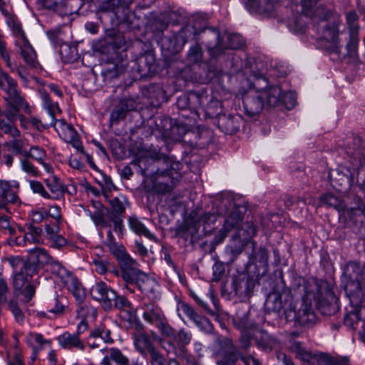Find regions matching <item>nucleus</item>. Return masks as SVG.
Segmentation results:
<instances>
[{
    "instance_id": "42",
    "label": "nucleus",
    "mask_w": 365,
    "mask_h": 365,
    "mask_svg": "<svg viewBox=\"0 0 365 365\" xmlns=\"http://www.w3.org/2000/svg\"><path fill=\"white\" fill-rule=\"evenodd\" d=\"M202 58V51L197 43L192 46L187 52V59L192 63L200 62Z\"/></svg>"
},
{
    "instance_id": "25",
    "label": "nucleus",
    "mask_w": 365,
    "mask_h": 365,
    "mask_svg": "<svg viewBox=\"0 0 365 365\" xmlns=\"http://www.w3.org/2000/svg\"><path fill=\"white\" fill-rule=\"evenodd\" d=\"M140 309L143 310V319L150 324L156 325L165 317L162 309L153 302H144Z\"/></svg>"
},
{
    "instance_id": "12",
    "label": "nucleus",
    "mask_w": 365,
    "mask_h": 365,
    "mask_svg": "<svg viewBox=\"0 0 365 365\" xmlns=\"http://www.w3.org/2000/svg\"><path fill=\"white\" fill-rule=\"evenodd\" d=\"M26 260L28 262L27 274L29 275H35L38 272L40 267L52 262V257L45 249L35 247L29 250Z\"/></svg>"
},
{
    "instance_id": "44",
    "label": "nucleus",
    "mask_w": 365,
    "mask_h": 365,
    "mask_svg": "<svg viewBox=\"0 0 365 365\" xmlns=\"http://www.w3.org/2000/svg\"><path fill=\"white\" fill-rule=\"evenodd\" d=\"M346 23L349 26V33L358 34L359 26L357 24L359 16L355 11H349L346 14Z\"/></svg>"
},
{
    "instance_id": "26",
    "label": "nucleus",
    "mask_w": 365,
    "mask_h": 365,
    "mask_svg": "<svg viewBox=\"0 0 365 365\" xmlns=\"http://www.w3.org/2000/svg\"><path fill=\"white\" fill-rule=\"evenodd\" d=\"M329 177L333 186L339 185V187H337V189H340L346 185L351 187L354 181V172L350 168L346 167L337 169L334 174L331 173Z\"/></svg>"
},
{
    "instance_id": "37",
    "label": "nucleus",
    "mask_w": 365,
    "mask_h": 365,
    "mask_svg": "<svg viewBox=\"0 0 365 365\" xmlns=\"http://www.w3.org/2000/svg\"><path fill=\"white\" fill-rule=\"evenodd\" d=\"M20 168L23 172L30 177L37 178L40 176L41 172L27 157L20 160Z\"/></svg>"
},
{
    "instance_id": "34",
    "label": "nucleus",
    "mask_w": 365,
    "mask_h": 365,
    "mask_svg": "<svg viewBox=\"0 0 365 365\" xmlns=\"http://www.w3.org/2000/svg\"><path fill=\"white\" fill-rule=\"evenodd\" d=\"M33 276L34 275H29L25 272V270H20L16 273H14V289L16 291L21 290L27 284H29L28 282Z\"/></svg>"
},
{
    "instance_id": "39",
    "label": "nucleus",
    "mask_w": 365,
    "mask_h": 365,
    "mask_svg": "<svg viewBox=\"0 0 365 365\" xmlns=\"http://www.w3.org/2000/svg\"><path fill=\"white\" fill-rule=\"evenodd\" d=\"M7 261L13 268L14 273L20 270H25V272L27 273L28 262L26 259L24 260L19 256H11L7 258Z\"/></svg>"
},
{
    "instance_id": "58",
    "label": "nucleus",
    "mask_w": 365,
    "mask_h": 365,
    "mask_svg": "<svg viewBox=\"0 0 365 365\" xmlns=\"http://www.w3.org/2000/svg\"><path fill=\"white\" fill-rule=\"evenodd\" d=\"M93 263L96 271L101 274H106L109 269L110 264L106 259H96Z\"/></svg>"
},
{
    "instance_id": "22",
    "label": "nucleus",
    "mask_w": 365,
    "mask_h": 365,
    "mask_svg": "<svg viewBox=\"0 0 365 365\" xmlns=\"http://www.w3.org/2000/svg\"><path fill=\"white\" fill-rule=\"evenodd\" d=\"M350 282L349 285L354 286V292L365 291V277L363 268L356 262L350 263L347 268Z\"/></svg>"
},
{
    "instance_id": "55",
    "label": "nucleus",
    "mask_w": 365,
    "mask_h": 365,
    "mask_svg": "<svg viewBox=\"0 0 365 365\" xmlns=\"http://www.w3.org/2000/svg\"><path fill=\"white\" fill-rule=\"evenodd\" d=\"M212 271L213 277L212 280L214 282L220 281L225 273L224 264L219 261L216 262L212 267Z\"/></svg>"
},
{
    "instance_id": "21",
    "label": "nucleus",
    "mask_w": 365,
    "mask_h": 365,
    "mask_svg": "<svg viewBox=\"0 0 365 365\" xmlns=\"http://www.w3.org/2000/svg\"><path fill=\"white\" fill-rule=\"evenodd\" d=\"M16 115L11 108L6 107L4 118L0 117V133L16 138H20L21 132L15 125Z\"/></svg>"
},
{
    "instance_id": "10",
    "label": "nucleus",
    "mask_w": 365,
    "mask_h": 365,
    "mask_svg": "<svg viewBox=\"0 0 365 365\" xmlns=\"http://www.w3.org/2000/svg\"><path fill=\"white\" fill-rule=\"evenodd\" d=\"M178 314L180 319H182V315H185L192 321L200 329V331L210 334L213 330V325L210 321L205 317L199 315L193 307L190 304L180 302L177 307Z\"/></svg>"
},
{
    "instance_id": "5",
    "label": "nucleus",
    "mask_w": 365,
    "mask_h": 365,
    "mask_svg": "<svg viewBox=\"0 0 365 365\" xmlns=\"http://www.w3.org/2000/svg\"><path fill=\"white\" fill-rule=\"evenodd\" d=\"M97 182L101 187L104 197L109 202L111 207V213L109 214L110 222H112L115 230L118 229L121 230L123 227V220L121 217L124 214L126 207L129 205L128 199L123 195H119L113 199H110L109 193L113 189H115V186L110 177L104 176L103 182L102 180H98Z\"/></svg>"
},
{
    "instance_id": "28",
    "label": "nucleus",
    "mask_w": 365,
    "mask_h": 365,
    "mask_svg": "<svg viewBox=\"0 0 365 365\" xmlns=\"http://www.w3.org/2000/svg\"><path fill=\"white\" fill-rule=\"evenodd\" d=\"M42 232L41 227L31 225L24 236L16 237L15 243L20 246H26L28 244H42Z\"/></svg>"
},
{
    "instance_id": "35",
    "label": "nucleus",
    "mask_w": 365,
    "mask_h": 365,
    "mask_svg": "<svg viewBox=\"0 0 365 365\" xmlns=\"http://www.w3.org/2000/svg\"><path fill=\"white\" fill-rule=\"evenodd\" d=\"M180 348L185 354V346L189 344L192 340V334L185 331V329H180L173 337Z\"/></svg>"
},
{
    "instance_id": "46",
    "label": "nucleus",
    "mask_w": 365,
    "mask_h": 365,
    "mask_svg": "<svg viewBox=\"0 0 365 365\" xmlns=\"http://www.w3.org/2000/svg\"><path fill=\"white\" fill-rule=\"evenodd\" d=\"M30 188L34 193L40 195L45 199H51V195L46 190L43 184L37 180H29Z\"/></svg>"
},
{
    "instance_id": "7",
    "label": "nucleus",
    "mask_w": 365,
    "mask_h": 365,
    "mask_svg": "<svg viewBox=\"0 0 365 365\" xmlns=\"http://www.w3.org/2000/svg\"><path fill=\"white\" fill-rule=\"evenodd\" d=\"M113 254L116 257L120 269V275L125 282V288L133 292L129 285L133 284L134 282L143 273L139 268V263L126 252L122 245L117 246L113 250Z\"/></svg>"
},
{
    "instance_id": "20",
    "label": "nucleus",
    "mask_w": 365,
    "mask_h": 365,
    "mask_svg": "<svg viewBox=\"0 0 365 365\" xmlns=\"http://www.w3.org/2000/svg\"><path fill=\"white\" fill-rule=\"evenodd\" d=\"M61 282L64 284L66 289L72 293L76 301L78 302L79 307L81 306H86V304H81L83 302L86 294L84 289L77 279V277L71 272L68 271L61 279ZM87 307H88L87 306Z\"/></svg>"
},
{
    "instance_id": "6",
    "label": "nucleus",
    "mask_w": 365,
    "mask_h": 365,
    "mask_svg": "<svg viewBox=\"0 0 365 365\" xmlns=\"http://www.w3.org/2000/svg\"><path fill=\"white\" fill-rule=\"evenodd\" d=\"M0 88L6 94L4 99L6 107L22 109L26 113L32 112V107L21 94L17 82L2 70H0Z\"/></svg>"
},
{
    "instance_id": "13",
    "label": "nucleus",
    "mask_w": 365,
    "mask_h": 365,
    "mask_svg": "<svg viewBox=\"0 0 365 365\" xmlns=\"http://www.w3.org/2000/svg\"><path fill=\"white\" fill-rule=\"evenodd\" d=\"M242 103L245 114L250 117L255 116L264 106L263 93H261L259 89L250 90L243 96Z\"/></svg>"
},
{
    "instance_id": "63",
    "label": "nucleus",
    "mask_w": 365,
    "mask_h": 365,
    "mask_svg": "<svg viewBox=\"0 0 365 365\" xmlns=\"http://www.w3.org/2000/svg\"><path fill=\"white\" fill-rule=\"evenodd\" d=\"M26 341L28 344H31L34 341L41 346H43L46 343H48V341L43 339L42 334L33 332H30L27 334Z\"/></svg>"
},
{
    "instance_id": "11",
    "label": "nucleus",
    "mask_w": 365,
    "mask_h": 365,
    "mask_svg": "<svg viewBox=\"0 0 365 365\" xmlns=\"http://www.w3.org/2000/svg\"><path fill=\"white\" fill-rule=\"evenodd\" d=\"M319 0H302V14H301L296 20L295 26L296 29L298 32H304L307 21L304 19H307L308 17L312 18L314 16H319V18H322L321 13H322L323 17H327V14L324 13V7L317 6L315 7L317 3Z\"/></svg>"
},
{
    "instance_id": "17",
    "label": "nucleus",
    "mask_w": 365,
    "mask_h": 365,
    "mask_svg": "<svg viewBox=\"0 0 365 365\" xmlns=\"http://www.w3.org/2000/svg\"><path fill=\"white\" fill-rule=\"evenodd\" d=\"M246 211L245 206L230 202L229 212L225 220L223 228L221 230L223 238L235 227H237L244 218Z\"/></svg>"
},
{
    "instance_id": "41",
    "label": "nucleus",
    "mask_w": 365,
    "mask_h": 365,
    "mask_svg": "<svg viewBox=\"0 0 365 365\" xmlns=\"http://www.w3.org/2000/svg\"><path fill=\"white\" fill-rule=\"evenodd\" d=\"M24 157H31L36 160L38 163H43V160L46 158V153L43 148L38 146H32L29 151L25 152Z\"/></svg>"
},
{
    "instance_id": "9",
    "label": "nucleus",
    "mask_w": 365,
    "mask_h": 365,
    "mask_svg": "<svg viewBox=\"0 0 365 365\" xmlns=\"http://www.w3.org/2000/svg\"><path fill=\"white\" fill-rule=\"evenodd\" d=\"M341 21L339 19L333 22H325L321 32V38L324 41L325 48L330 52L339 53L341 45L339 38V25Z\"/></svg>"
},
{
    "instance_id": "27",
    "label": "nucleus",
    "mask_w": 365,
    "mask_h": 365,
    "mask_svg": "<svg viewBox=\"0 0 365 365\" xmlns=\"http://www.w3.org/2000/svg\"><path fill=\"white\" fill-rule=\"evenodd\" d=\"M233 289L240 297H250L254 290L255 282L252 278L242 277L235 278L232 282Z\"/></svg>"
},
{
    "instance_id": "8",
    "label": "nucleus",
    "mask_w": 365,
    "mask_h": 365,
    "mask_svg": "<svg viewBox=\"0 0 365 365\" xmlns=\"http://www.w3.org/2000/svg\"><path fill=\"white\" fill-rule=\"evenodd\" d=\"M89 309V307L86 306H81L78 309V316L82 319L78 324V331L76 333L71 334L68 331H65L57 336L56 341L61 348L68 350L76 349L79 351L85 349V344L80 338V333L83 331L87 327L86 318Z\"/></svg>"
},
{
    "instance_id": "52",
    "label": "nucleus",
    "mask_w": 365,
    "mask_h": 365,
    "mask_svg": "<svg viewBox=\"0 0 365 365\" xmlns=\"http://www.w3.org/2000/svg\"><path fill=\"white\" fill-rule=\"evenodd\" d=\"M127 113V110L119 103L110 113V120L113 123L118 122L125 118Z\"/></svg>"
},
{
    "instance_id": "50",
    "label": "nucleus",
    "mask_w": 365,
    "mask_h": 365,
    "mask_svg": "<svg viewBox=\"0 0 365 365\" xmlns=\"http://www.w3.org/2000/svg\"><path fill=\"white\" fill-rule=\"evenodd\" d=\"M52 262H50L48 264L51 266V271L53 274L58 276L61 279L69 270L63 267L61 263L52 257Z\"/></svg>"
},
{
    "instance_id": "57",
    "label": "nucleus",
    "mask_w": 365,
    "mask_h": 365,
    "mask_svg": "<svg viewBox=\"0 0 365 365\" xmlns=\"http://www.w3.org/2000/svg\"><path fill=\"white\" fill-rule=\"evenodd\" d=\"M359 315L356 312H350L347 314L344 317V324L346 326L356 329V325L359 322Z\"/></svg>"
},
{
    "instance_id": "14",
    "label": "nucleus",
    "mask_w": 365,
    "mask_h": 365,
    "mask_svg": "<svg viewBox=\"0 0 365 365\" xmlns=\"http://www.w3.org/2000/svg\"><path fill=\"white\" fill-rule=\"evenodd\" d=\"M91 294L96 301H102L106 310H110L113 302L116 300L117 294L115 291L110 289L103 282H96L90 290Z\"/></svg>"
},
{
    "instance_id": "56",
    "label": "nucleus",
    "mask_w": 365,
    "mask_h": 365,
    "mask_svg": "<svg viewBox=\"0 0 365 365\" xmlns=\"http://www.w3.org/2000/svg\"><path fill=\"white\" fill-rule=\"evenodd\" d=\"M21 291L24 297L23 301L26 303L29 302L35 295V287L31 284H27Z\"/></svg>"
},
{
    "instance_id": "60",
    "label": "nucleus",
    "mask_w": 365,
    "mask_h": 365,
    "mask_svg": "<svg viewBox=\"0 0 365 365\" xmlns=\"http://www.w3.org/2000/svg\"><path fill=\"white\" fill-rule=\"evenodd\" d=\"M118 6V0H107L101 4L100 10L101 11L116 13Z\"/></svg>"
},
{
    "instance_id": "31",
    "label": "nucleus",
    "mask_w": 365,
    "mask_h": 365,
    "mask_svg": "<svg viewBox=\"0 0 365 365\" xmlns=\"http://www.w3.org/2000/svg\"><path fill=\"white\" fill-rule=\"evenodd\" d=\"M128 223L129 228L136 235H143L150 240L154 239V235L146 228L144 224L136 216H130L128 219Z\"/></svg>"
},
{
    "instance_id": "3",
    "label": "nucleus",
    "mask_w": 365,
    "mask_h": 365,
    "mask_svg": "<svg viewBox=\"0 0 365 365\" xmlns=\"http://www.w3.org/2000/svg\"><path fill=\"white\" fill-rule=\"evenodd\" d=\"M38 93L43 101V107L51 116V125L54 126L58 135L64 141L71 143L76 150H79L81 153H84L78 135L73 125L67 123L63 119H55V116L60 114L61 112L58 103L51 101L46 91L43 89L39 90Z\"/></svg>"
},
{
    "instance_id": "64",
    "label": "nucleus",
    "mask_w": 365,
    "mask_h": 365,
    "mask_svg": "<svg viewBox=\"0 0 365 365\" xmlns=\"http://www.w3.org/2000/svg\"><path fill=\"white\" fill-rule=\"evenodd\" d=\"M9 217L7 215H2L0 217V229L8 232L11 235L15 233V230L11 227Z\"/></svg>"
},
{
    "instance_id": "24",
    "label": "nucleus",
    "mask_w": 365,
    "mask_h": 365,
    "mask_svg": "<svg viewBox=\"0 0 365 365\" xmlns=\"http://www.w3.org/2000/svg\"><path fill=\"white\" fill-rule=\"evenodd\" d=\"M91 207L93 210H88V214L96 225L110 226L108 210L99 201H91Z\"/></svg>"
},
{
    "instance_id": "30",
    "label": "nucleus",
    "mask_w": 365,
    "mask_h": 365,
    "mask_svg": "<svg viewBox=\"0 0 365 365\" xmlns=\"http://www.w3.org/2000/svg\"><path fill=\"white\" fill-rule=\"evenodd\" d=\"M44 182L52 194L51 199L60 200L63 198V183L56 175H51L50 178L46 179Z\"/></svg>"
},
{
    "instance_id": "36",
    "label": "nucleus",
    "mask_w": 365,
    "mask_h": 365,
    "mask_svg": "<svg viewBox=\"0 0 365 365\" xmlns=\"http://www.w3.org/2000/svg\"><path fill=\"white\" fill-rule=\"evenodd\" d=\"M349 41L346 44V55L353 61L358 57L359 36L358 34H349Z\"/></svg>"
},
{
    "instance_id": "19",
    "label": "nucleus",
    "mask_w": 365,
    "mask_h": 365,
    "mask_svg": "<svg viewBox=\"0 0 365 365\" xmlns=\"http://www.w3.org/2000/svg\"><path fill=\"white\" fill-rule=\"evenodd\" d=\"M149 299L154 301L160 298L159 284L157 281L143 273L133 283Z\"/></svg>"
},
{
    "instance_id": "2",
    "label": "nucleus",
    "mask_w": 365,
    "mask_h": 365,
    "mask_svg": "<svg viewBox=\"0 0 365 365\" xmlns=\"http://www.w3.org/2000/svg\"><path fill=\"white\" fill-rule=\"evenodd\" d=\"M150 157L157 164L158 168L161 164L165 165V169H158L153 180L151 191L158 194L170 192L182 177L180 172L182 168V163L160 153H155Z\"/></svg>"
},
{
    "instance_id": "23",
    "label": "nucleus",
    "mask_w": 365,
    "mask_h": 365,
    "mask_svg": "<svg viewBox=\"0 0 365 365\" xmlns=\"http://www.w3.org/2000/svg\"><path fill=\"white\" fill-rule=\"evenodd\" d=\"M19 182L16 180H0V197L3 201L14 204L19 200Z\"/></svg>"
},
{
    "instance_id": "51",
    "label": "nucleus",
    "mask_w": 365,
    "mask_h": 365,
    "mask_svg": "<svg viewBox=\"0 0 365 365\" xmlns=\"http://www.w3.org/2000/svg\"><path fill=\"white\" fill-rule=\"evenodd\" d=\"M245 43L244 38L239 34H232L228 36V47L232 49H239Z\"/></svg>"
},
{
    "instance_id": "16",
    "label": "nucleus",
    "mask_w": 365,
    "mask_h": 365,
    "mask_svg": "<svg viewBox=\"0 0 365 365\" xmlns=\"http://www.w3.org/2000/svg\"><path fill=\"white\" fill-rule=\"evenodd\" d=\"M156 128L165 138L173 140H180L185 134L184 126L173 125L170 118H158L155 120Z\"/></svg>"
},
{
    "instance_id": "4",
    "label": "nucleus",
    "mask_w": 365,
    "mask_h": 365,
    "mask_svg": "<svg viewBox=\"0 0 365 365\" xmlns=\"http://www.w3.org/2000/svg\"><path fill=\"white\" fill-rule=\"evenodd\" d=\"M213 355L217 365H260L258 359L252 356H242L229 339H223L217 342Z\"/></svg>"
},
{
    "instance_id": "40",
    "label": "nucleus",
    "mask_w": 365,
    "mask_h": 365,
    "mask_svg": "<svg viewBox=\"0 0 365 365\" xmlns=\"http://www.w3.org/2000/svg\"><path fill=\"white\" fill-rule=\"evenodd\" d=\"M319 200L322 203L336 209H340L342 207L341 199L331 193H325L321 195Z\"/></svg>"
},
{
    "instance_id": "61",
    "label": "nucleus",
    "mask_w": 365,
    "mask_h": 365,
    "mask_svg": "<svg viewBox=\"0 0 365 365\" xmlns=\"http://www.w3.org/2000/svg\"><path fill=\"white\" fill-rule=\"evenodd\" d=\"M61 222H49L45 224V232L46 234V238L50 237L51 236H54L59 233V225Z\"/></svg>"
},
{
    "instance_id": "49",
    "label": "nucleus",
    "mask_w": 365,
    "mask_h": 365,
    "mask_svg": "<svg viewBox=\"0 0 365 365\" xmlns=\"http://www.w3.org/2000/svg\"><path fill=\"white\" fill-rule=\"evenodd\" d=\"M49 246L53 249L61 250L62 247L66 245L67 240L59 234L54 236H51L47 238Z\"/></svg>"
},
{
    "instance_id": "62",
    "label": "nucleus",
    "mask_w": 365,
    "mask_h": 365,
    "mask_svg": "<svg viewBox=\"0 0 365 365\" xmlns=\"http://www.w3.org/2000/svg\"><path fill=\"white\" fill-rule=\"evenodd\" d=\"M148 354L150 356L151 365H165V359L163 355L158 352L156 348L152 349Z\"/></svg>"
},
{
    "instance_id": "15",
    "label": "nucleus",
    "mask_w": 365,
    "mask_h": 365,
    "mask_svg": "<svg viewBox=\"0 0 365 365\" xmlns=\"http://www.w3.org/2000/svg\"><path fill=\"white\" fill-rule=\"evenodd\" d=\"M263 93V99H267V103L269 106H276L281 102L287 105V100L290 99V106L293 107L296 104V97L292 92H287L282 93V89L279 86H275L268 88L265 90H260Z\"/></svg>"
},
{
    "instance_id": "43",
    "label": "nucleus",
    "mask_w": 365,
    "mask_h": 365,
    "mask_svg": "<svg viewBox=\"0 0 365 365\" xmlns=\"http://www.w3.org/2000/svg\"><path fill=\"white\" fill-rule=\"evenodd\" d=\"M161 334L165 337L173 338L175 330L168 322L166 317L155 325Z\"/></svg>"
},
{
    "instance_id": "38",
    "label": "nucleus",
    "mask_w": 365,
    "mask_h": 365,
    "mask_svg": "<svg viewBox=\"0 0 365 365\" xmlns=\"http://www.w3.org/2000/svg\"><path fill=\"white\" fill-rule=\"evenodd\" d=\"M4 146L9 151H11L16 155L21 154L24 156V153L26 152L24 149V141L21 139H19V138H14L13 140L5 143Z\"/></svg>"
},
{
    "instance_id": "54",
    "label": "nucleus",
    "mask_w": 365,
    "mask_h": 365,
    "mask_svg": "<svg viewBox=\"0 0 365 365\" xmlns=\"http://www.w3.org/2000/svg\"><path fill=\"white\" fill-rule=\"evenodd\" d=\"M174 42L173 48H168L171 52H178L180 51L186 43L185 36L182 33H179L177 36H175L173 39L170 40V43Z\"/></svg>"
},
{
    "instance_id": "48",
    "label": "nucleus",
    "mask_w": 365,
    "mask_h": 365,
    "mask_svg": "<svg viewBox=\"0 0 365 365\" xmlns=\"http://www.w3.org/2000/svg\"><path fill=\"white\" fill-rule=\"evenodd\" d=\"M9 309L12 312L15 319L19 323H22L24 320V314L19 308L16 301L10 300L8 303Z\"/></svg>"
},
{
    "instance_id": "33",
    "label": "nucleus",
    "mask_w": 365,
    "mask_h": 365,
    "mask_svg": "<svg viewBox=\"0 0 365 365\" xmlns=\"http://www.w3.org/2000/svg\"><path fill=\"white\" fill-rule=\"evenodd\" d=\"M91 339H100L105 343L112 344L113 339L110 336V331L103 324L94 328L90 332Z\"/></svg>"
},
{
    "instance_id": "47",
    "label": "nucleus",
    "mask_w": 365,
    "mask_h": 365,
    "mask_svg": "<svg viewBox=\"0 0 365 365\" xmlns=\"http://www.w3.org/2000/svg\"><path fill=\"white\" fill-rule=\"evenodd\" d=\"M48 312L56 317L61 316L65 312V305L58 298H55L48 306Z\"/></svg>"
},
{
    "instance_id": "59",
    "label": "nucleus",
    "mask_w": 365,
    "mask_h": 365,
    "mask_svg": "<svg viewBox=\"0 0 365 365\" xmlns=\"http://www.w3.org/2000/svg\"><path fill=\"white\" fill-rule=\"evenodd\" d=\"M216 220L217 217L215 214L205 212L200 216L197 222L199 225H203L205 229L207 226H210V225L214 224Z\"/></svg>"
},
{
    "instance_id": "29",
    "label": "nucleus",
    "mask_w": 365,
    "mask_h": 365,
    "mask_svg": "<svg viewBox=\"0 0 365 365\" xmlns=\"http://www.w3.org/2000/svg\"><path fill=\"white\" fill-rule=\"evenodd\" d=\"M155 57L150 53H146L137 59V71L142 78L151 76L156 70Z\"/></svg>"
},
{
    "instance_id": "53",
    "label": "nucleus",
    "mask_w": 365,
    "mask_h": 365,
    "mask_svg": "<svg viewBox=\"0 0 365 365\" xmlns=\"http://www.w3.org/2000/svg\"><path fill=\"white\" fill-rule=\"evenodd\" d=\"M29 216L33 222L37 224L40 223L48 217L47 210L45 208H40L38 210H32Z\"/></svg>"
},
{
    "instance_id": "1",
    "label": "nucleus",
    "mask_w": 365,
    "mask_h": 365,
    "mask_svg": "<svg viewBox=\"0 0 365 365\" xmlns=\"http://www.w3.org/2000/svg\"><path fill=\"white\" fill-rule=\"evenodd\" d=\"M267 303L272 304V309L274 312H279L283 309L285 319L288 322L306 325L314 319L312 304L304 299L295 302L289 289L273 293L268 297Z\"/></svg>"
},
{
    "instance_id": "18",
    "label": "nucleus",
    "mask_w": 365,
    "mask_h": 365,
    "mask_svg": "<svg viewBox=\"0 0 365 365\" xmlns=\"http://www.w3.org/2000/svg\"><path fill=\"white\" fill-rule=\"evenodd\" d=\"M132 339L135 349L143 356L155 349L153 341L140 323L136 324L135 331L132 333Z\"/></svg>"
},
{
    "instance_id": "32",
    "label": "nucleus",
    "mask_w": 365,
    "mask_h": 365,
    "mask_svg": "<svg viewBox=\"0 0 365 365\" xmlns=\"http://www.w3.org/2000/svg\"><path fill=\"white\" fill-rule=\"evenodd\" d=\"M21 54L24 61L29 66L34 67L36 64V54L27 39L22 41Z\"/></svg>"
},
{
    "instance_id": "45",
    "label": "nucleus",
    "mask_w": 365,
    "mask_h": 365,
    "mask_svg": "<svg viewBox=\"0 0 365 365\" xmlns=\"http://www.w3.org/2000/svg\"><path fill=\"white\" fill-rule=\"evenodd\" d=\"M110 358L118 365H129V359L123 354L121 351L116 348L109 349Z\"/></svg>"
}]
</instances>
